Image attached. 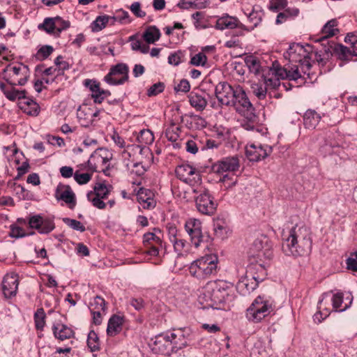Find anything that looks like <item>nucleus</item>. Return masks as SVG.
I'll return each mask as SVG.
<instances>
[{
  "label": "nucleus",
  "mask_w": 357,
  "mask_h": 357,
  "mask_svg": "<svg viewBox=\"0 0 357 357\" xmlns=\"http://www.w3.org/2000/svg\"><path fill=\"white\" fill-rule=\"evenodd\" d=\"M287 54L289 60V63L281 67L279 64H275L273 69V73H275L282 79L289 81L297 82L302 79L305 75H310L311 68L310 52L298 43L291 45Z\"/></svg>",
  "instance_id": "nucleus-1"
},
{
  "label": "nucleus",
  "mask_w": 357,
  "mask_h": 357,
  "mask_svg": "<svg viewBox=\"0 0 357 357\" xmlns=\"http://www.w3.org/2000/svg\"><path fill=\"white\" fill-rule=\"evenodd\" d=\"M310 229L304 225H296L283 234L282 250L293 257L307 255L312 248Z\"/></svg>",
  "instance_id": "nucleus-2"
},
{
  "label": "nucleus",
  "mask_w": 357,
  "mask_h": 357,
  "mask_svg": "<svg viewBox=\"0 0 357 357\" xmlns=\"http://www.w3.org/2000/svg\"><path fill=\"white\" fill-rule=\"evenodd\" d=\"M233 284L225 280L208 282L199 289L198 299L204 307L220 309L233 298Z\"/></svg>",
  "instance_id": "nucleus-3"
},
{
  "label": "nucleus",
  "mask_w": 357,
  "mask_h": 357,
  "mask_svg": "<svg viewBox=\"0 0 357 357\" xmlns=\"http://www.w3.org/2000/svg\"><path fill=\"white\" fill-rule=\"evenodd\" d=\"M230 107L244 117L241 125L247 130H252L258 123V116L246 93L240 86L236 87V95Z\"/></svg>",
  "instance_id": "nucleus-4"
},
{
  "label": "nucleus",
  "mask_w": 357,
  "mask_h": 357,
  "mask_svg": "<svg viewBox=\"0 0 357 357\" xmlns=\"http://www.w3.org/2000/svg\"><path fill=\"white\" fill-rule=\"evenodd\" d=\"M218 258L215 255H206L194 261L189 266L190 274L199 280H204L217 272Z\"/></svg>",
  "instance_id": "nucleus-5"
},
{
  "label": "nucleus",
  "mask_w": 357,
  "mask_h": 357,
  "mask_svg": "<svg viewBox=\"0 0 357 357\" xmlns=\"http://www.w3.org/2000/svg\"><path fill=\"white\" fill-rule=\"evenodd\" d=\"M274 308V301L271 297L259 296L247 309L245 317L250 321L259 323L273 312Z\"/></svg>",
  "instance_id": "nucleus-6"
},
{
  "label": "nucleus",
  "mask_w": 357,
  "mask_h": 357,
  "mask_svg": "<svg viewBox=\"0 0 357 357\" xmlns=\"http://www.w3.org/2000/svg\"><path fill=\"white\" fill-rule=\"evenodd\" d=\"M176 177L183 182L188 184L194 193L204 191L199 172L192 165L183 163L178 165L175 169Z\"/></svg>",
  "instance_id": "nucleus-7"
},
{
  "label": "nucleus",
  "mask_w": 357,
  "mask_h": 357,
  "mask_svg": "<svg viewBox=\"0 0 357 357\" xmlns=\"http://www.w3.org/2000/svg\"><path fill=\"white\" fill-rule=\"evenodd\" d=\"M240 167L239 159L237 156H231L224 158L218 160L212 166V170L214 173L222 175L220 181L225 183L227 180H231V182L228 184V186L233 185L236 183V180L233 181L231 177V174L233 176L234 173L238 170Z\"/></svg>",
  "instance_id": "nucleus-8"
},
{
  "label": "nucleus",
  "mask_w": 357,
  "mask_h": 357,
  "mask_svg": "<svg viewBox=\"0 0 357 357\" xmlns=\"http://www.w3.org/2000/svg\"><path fill=\"white\" fill-rule=\"evenodd\" d=\"M113 158L112 153L107 149H96L88 160L89 169L92 172H102L107 175L110 162Z\"/></svg>",
  "instance_id": "nucleus-9"
},
{
  "label": "nucleus",
  "mask_w": 357,
  "mask_h": 357,
  "mask_svg": "<svg viewBox=\"0 0 357 357\" xmlns=\"http://www.w3.org/2000/svg\"><path fill=\"white\" fill-rule=\"evenodd\" d=\"M4 73L6 82L12 86H24L30 76L29 68L22 63L8 65Z\"/></svg>",
  "instance_id": "nucleus-10"
},
{
  "label": "nucleus",
  "mask_w": 357,
  "mask_h": 357,
  "mask_svg": "<svg viewBox=\"0 0 357 357\" xmlns=\"http://www.w3.org/2000/svg\"><path fill=\"white\" fill-rule=\"evenodd\" d=\"M250 255L257 261L270 259L273 256L271 246L266 236L257 238L250 248Z\"/></svg>",
  "instance_id": "nucleus-11"
},
{
  "label": "nucleus",
  "mask_w": 357,
  "mask_h": 357,
  "mask_svg": "<svg viewBox=\"0 0 357 357\" xmlns=\"http://www.w3.org/2000/svg\"><path fill=\"white\" fill-rule=\"evenodd\" d=\"M128 67L125 63H118L112 66L105 76L104 81L109 85L123 84L128 79Z\"/></svg>",
  "instance_id": "nucleus-12"
},
{
  "label": "nucleus",
  "mask_w": 357,
  "mask_h": 357,
  "mask_svg": "<svg viewBox=\"0 0 357 357\" xmlns=\"http://www.w3.org/2000/svg\"><path fill=\"white\" fill-rule=\"evenodd\" d=\"M227 82L218 83L215 89V95L218 100V105L230 107L236 95V87Z\"/></svg>",
  "instance_id": "nucleus-13"
},
{
  "label": "nucleus",
  "mask_w": 357,
  "mask_h": 357,
  "mask_svg": "<svg viewBox=\"0 0 357 357\" xmlns=\"http://www.w3.org/2000/svg\"><path fill=\"white\" fill-rule=\"evenodd\" d=\"M272 152V147L267 144H248L245 146V155L250 161L257 162L264 159Z\"/></svg>",
  "instance_id": "nucleus-14"
},
{
  "label": "nucleus",
  "mask_w": 357,
  "mask_h": 357,
  "mask_svg": "<svg viewBox=\"0 0 357 357\" xmlns=\"http://www.w3.org/2000/svg\"><path fill=\"white\" fill-rule=\"evenodd\" d=\"M197 194H199L195 199L197 210L204 215L213 214L217 204L213 202V199L208 194V190L204 188V191Z\"/></svg>",
  "instance_id": "nucleus-15"
},
{
  "label": "nucleus",
  "mask_w": 357,
  "mask_h": 357,
  "mask_svg": "<svg viewBox=\"0 0 357 357\" xmlns=\"http://www.w3.org/2000/svg\"><path fill=\"white\" fill-rule=\"evenodd\" d=\"M54 197L57 201L63 202L70 209H73L76 206L75 194L68 185L59 183L55 190Z\"/></svg>",
  "instance_id": "nucleus-16"
},
{
  "label": "nucleus",
  "mask_w": 357,
  "mask_h": 357,
  "mask_svg": "<svg viewBox=\"0 0 357 357\" xmlns=\"http://www.w3.org/2000/svg\"><path fill=\"white\" fill-rule=\"evenodd\" d=\"M185 229L190 236L191 243L198 248L203 239L202 222L197 219L190 218L185 224Z\"/></svg>",
  "instance_id": "nucleus-17"
},
{
  "label": "nucleus",
  "mask_w": 357,
  "mask_h": 357,
  "mask_svg": "<svg viewBox=\"0 0 357 357\" xmlns=\"http://www.w3.org/2000/svg\"><path fill=\"white\" fill-rule=\"evenodd\" d=\"M99 112V110L87 105H82L77 111V117L82 126L89 127L93 124Z\"/></svg>",
  "instance_id": "nucleus-18"
},
{
  "label": "nucleus",
  "mask_w": 357,
  "mask_h": 357,
  "mask_svg": "<svg viewBox=\"0 0 357 357\" xmlns=\"http://www.w3.org/2000/svg\"><path fill=\"white\" fill-rule=\"evenodd\" d=\"M19 279L17 274L10 273L6 274L2 282V291L6 298L16 296L18 289Z\"/></svg>",
  "instance_id": "nucleus-19"
},
{
  "label": "nucleus",
  "mask_w": 357,
  "mask_h": 357,
  "mask_svg": "<svg viewBox=\"0 0 357 357\" xmlns=\"http://www.w3.org/2000/svg\"><path fill=\"white\" fill-rule=\"evenodd\" d=\"M29 225L31 229H36L40 234H48L54 229L53 220L40 215L31 217Z\"/></svg>",
  "instance_id": "nucleus-20"
},
{
  "label": "nucleus",
  "mask_w": 357,
  "mask_h": 357,
  "mask_svg": "<svg viewBox=\"0 0 357 357\" xmlns=\"http://www.w3.org/2000/svg\"><path fill=\"white\" fill-rule=\"evenodd\" d=\"M169 339V331L159 334L155 337L153 350L155 353L170 356L172 354V347Z\"/></svg>",
  "instance_id": "nucleus-21"
},
{
  "label": "nucleus",
  "mask_w": 357,
  "mask_h": 357,
  "mask_svg": "<svg viewBox=\"0 0 357 357\" xmlns=\"http://www.w3.org/2000/svg\"><path fill=\"white\" fill-rule=\"evenodd\" d=\"M172 353L177 352L188 345L187 338L183 329H176L169 331Z\"/></svg>",
  "instance_id": "nucleus-22"
},
{
  "label": "nucleus",
  "mask_w": 357,
  "mask_h": 357,
  "mask_svg": "<svg viewBox=\"0 0 357 357\" xmlns=\"http://www.w3.org/2000/svg\"><path fill=\"white\" fill-rule=\"evenodd\" d=\"M137 199L144 209H153L155 206L156 202L154 199V194L149 189L141 188L137 193Z\"/></svg>",
  "instance_id": "nucleus-23"
},
{
  "label": "nucleus",
  "mask_w": 357,
  "mask_h": 357,
  "mask_svg": "<svg viewBox=\"0 0 357 357\" xmlns=\"http://www.w3.org/2000/svg\"><path fill=\"white\" fill-rule=\"evenodd\" d=\"M15 86H7L3 82H0V90L3 95L10 101L18 100L22 101L26 97V91L25 90H18L15 88Z\"/></svg>",
  "instance_id": "nucleus-24"
},
{
  "label": "nucleus",
  "mask_w": 357,
  "mask_h": 357,
  "mask_svg": "<svg viewBox=\"0 0 357 357\" xmlns=\"http://www.w3.org/2000/svg\"><path fill=\"white\" fill-rule=\"evenodd\" d=\"M319 312L314 315V319L319 322L326 319L331 312L334 311L333 304L327 295L323 296L318 304Z\"/></svg>",
  "instance_id": "nucleus-25"
},
{
  "label": "nucleus",
  "mask_w": 357,
  "mask_h": 357,
  "mask_svg": "<svg viewBox=\"0 0 357 357\" xmlns=\"http://www.w3.org/2000/svg\"><path fill=\"white\" fill-rule=\"evenodd\" d=\"M325 52L335 54L341 60H350L353 57L350 47H346L341 44L334 43L329 44V47L325 50Z\"/></svg>",
  "instance_id": "nucleus-26"
},
{
  "label": "nucleus",
  "mask_w": 357,
  "mask_h": 357,
  "mask_svg": "<svg viewBox=\"0 0 357 357\" xmlns=\"http://www.w3.org/2000/svg\"><path fill=\"white\" fill-rule=\"evenodd\" d=\"M339 33L338 22L336 19H332L327 22L322 27L320 37L316 40L317 42H324Z\"/></svg>",
  "instance_id": "nucleus-27"
},
{
  "label": "nucleus",
  "mask_w": 357,
  "mask_h": 357,
  "mask_svg": "<svg viewBox=\"0 0 357 357\" xmlns=\"http://www.w3.org/2000/svg\"><path fill=\"white\" fill-rule=\"evenodd\" d=\"M124 319V316L121 314H114L109 318L107 328L109 336L114 337L121 331Z\"/></svg>",
  "instance_id": "nucleus-28"
},
{
  "label": "nucleus",
  "mask_w": 357,
  "mask_h": 357,
  "mask_svg": "<svg viewBox=\"0 0 357 357\" xmlns=\"http://www.w3.org/2000/svg\"><path fill=\"white\" fill-rule=\"evenodd\" d=\"M52 331L54 337L63 341L74 336V331L68 326L61 323L54 324L52 326Z\"/></svg>",
  "instance_id": "nucleus-29"
},
{
  "label": "nucleus",
  "mask_w": 357,
  "mask_h": 357,
  "mask_svg": "<svg viewBox=\"0 0 357 357\" xmlns=\"http://www.w3.org/2000/svg\"><path fill=\"white\" fill-rule=\"evenodd\" d=\"M239 21L238 18L225 14L218 17L215 25V28L218 30H224L226 29H233L238 26Z\"/></svg>",
  "instance_id": "nucleus-30"
},
{
  "label": "nucleus",
  "mask_w": 357,
  "mask_h": 357,
  "mask_svg": "<svg viewBox=\"0 0 357 357\" xmlns=\"http://www.w3.org/2000/svg\"><path fill=\"white\" fill-rule=\"evenodd\" d=\"M333 304L335 312H343L349 307L352 303V298L348 296L346 299L349 300L348 303H344V296L342 293H336L333 294L332 298H330Z\"/></svg>",
  "instance_id": "nucleus-31"
},
{
  "label": "nucleus",
  "mask_w": 357,
  "mask_h": 357,
  "mask_svg": "<svg viewBox=\"0 0 357 357\" xmlns=\"http://www.w3.org/2000/svg\"><path fill=\"white\" fill-rule=\"evenodd\" d=\"M321 117L314 109H307L303 115V123L307 129H314L319 124Z\"/></svg>",
  "instance_id": "nucleus-32"
},
{
  "label": "nucleus",
  "mask_w": 357,
  "mask_h": 357,
  "mask_svg": "<svg viewBox=\"0 0 357 357\" xmlns=\"http://www.w3.org/2000/svg\"><path fill=\"white\" fill-rule=\"evenodd\" d=\"M20 108L27 114L31 116H37L40 112L38 104L32 99L25 97L24 100L20 102Z\"/></svg>",
  "instance_id": "nucleus-33"
},
{
  "label": "nucleus",
  "mask_w": 357,
  "mask_h": 357,
  "mask_svg": "<svg viewBox=\"0 0 357 357\" xmlns=\"http://www.w3.org/2000/svg\"><path fill=\"white\" fill-rule=\"evenodd\" d=\"M162 232L160 229L154 228L153 232H147L143 236V242L146 246L162 245Z\"/></svg>",
  "instance_id": "nucleus-34"
},
{
  "label": "nucleus",
  "mask_w": 357,
  "mask_h": 357,
  "mask_svg": "<svg viewBox=\"0 0 357 357\" xmlns=\"http://www.w3.org/2000/svg\"><path fill=\"white\" fill-rule=\"evenodd\" d=\"M188 98L190 105L197 111H203L207 105L206 98L198 93L192 91L189 94Z\"/></svg>",
  "instance_id": "nucleus-35"
},
{
  "label": "nucleus",
  "mask_w": 357,
  "mask_h": 357,
  "mask_svg": "<svg viewBox=\"0 0 357 357\" xmlns=\"http://www.w3.org/2000/svg\"><path fill=\"white\" fill-rule=\"evenodd\" d=\"M213 231L217 238L224 239L228 236L229 227L224 220L217 219L213 222Z\"/></svg>",
  "instance_id": "nucleus-36"
},
{
  "label": "nucleus",
  "mask_w": 357,
  "mask_h": 357,
  "mask_svg": "<svg viewBox=\"0 0 357 357\" xmlns=\"http://www.w3.org/2000/svg\"><path fill=\"white\" fill-rule=\"evenodd\" d=\"M275 64H279L278 62L273 63L272 67L269 69V72L271 73V77H264V82L265 83L268 90L269 91L271 89L275 90L278 87H280V79H282L280 76L276 75L275 73H273V69L274 68V66Z\"/></svg>",
  "instance_id": "nucleus-37"
},
{
  "label": "nucleus",
  "mask_w": 357,
  "mask_h": 357,
  "mask_svg": "<svg viewBox=\"0 0 357 357\" xmlns=\"http://www.w3.org/2000/svg\"><path fill=\"white\" fill-rule=\"evenodd\" d=\"M160 31L156 26H149L143 33L142 37L146 43L153 44L160 39Z\"/></svg>",
  "instance_id": "nucleus-38"
},
{
  "label": "nucleus",
  "mask_w": 357,
  "mask_h": 357,
  "mask_svg": "<svg viewBox=\"0 0 357 357\" xmlns=\"http://www.w3.org/2000/svg\"><path fill=\"white\" fill-rule=\"evenodd\" d=\"M245 63L250 72L255 74H259L261 71H264L259 59L255 55L247 56L245 59Z\"/></svg>",
  "instance_id": "nucleus-39"
},
{
  "label": "nucleus",
  "mask_w": 357,
  "mask_h": 357,
  "mask_svg": "<svg viewBox=\"0 0 357 357\" xmlns=\"http://www.w3.org/2000/svg\"><path fill=\"white\" fill-rule=\"evenodd\" d=\"M110 17L111 25H114L116 22H119L121 24H127L132 21L129 13L123 9L116 10L114 15L110 16Z\"/></svg>",
  "instance_id": "nucleus-40"
},
{
  "label": "nucleus",
  "mask_w": 357,
  "mask_h": 357,
  "mask_svg": "<svg viewBox=\"0 0 357 357\" xmlns=\"http://www.w3.org/2000/svg\"><path fill=\"white\" fill-rule=\"evenodd\" d=\"M111 23V17L109 15H100L91 23V29L93 32H98L102 30L107 24Z\"/></svg>",
  "instance_id": "nucleus-41"
},
{
  "label": "nucleus",
  "mask_w": 357,
  "mask_h": 357,
  "mask_svg": "<svg viewBox=\"0 0 357 357\" xmlns=\"http://www.w3.org/2000/svg\"><path fill=\"white\" fill-rule=\"evenodd\" d=\"M181 128L179 126L172 123L165 130L167 139L172 142H176L180 137Z\"/></svg>",
  "instance_id": "nucleus-42"
},
{
  "label": "nucleus",
  "mask_w": 357,
  "mask_h": 357,
  "mask_svg": "<svg viewBox=\"0 0 357 357\" xmlns=\"http://www.w3.org/2000/svg\"><path fill=\"white\" fill-rule=\"evenodd\" d=\"M112 188L111 185H107L105 183H97L94 187L93 191H90L89 192H92L95 196L105 199H107Z\"/></svg>",
  "instance_id": "nucleus-43"
},
{
  "label": "nucleus",
  "mask_w": 357,
  "mask_h": 357,
  "mask_svg": "<svg viewBox=\"0 0 357 357\" xmlns=\"http://www.w3.org/2000/svg\"><path fill=\"white\" fill-rule=\"evenodd\" d=\"M87 346L91 352L98 351L100 349L99 337L93 331H91L88 335Z\"/></svg>",
  "instance_id": "nucleus-44"
},
{
  "label": "nucleus",
  "mask_w": 357,
  "mask_h": 357,
  "mask_svg": "<svg viewBox=\"0 0 357 357\" xmlns=\"http://www.w3.org/2000/svg\"><path fill=\"white\" fill-rule=\"evenodd\" d=\"M34 323L38 331H43L45 326L46 314L43 308H38L34 314Z\"/></svg>",
  "instance_id": "nucleus-45"
},
{
  "label": "nucleus",
  "mask_w": 357,
  "mask_h": 357,
  "mask_svg": "<svg viewBox=\"0 0 357 357\" xmlns=\"http://www.w3.org/2000/svg\"><path fill=\"white\" fill-rule=\"evenodd\" d=\"M39 30L45 31L49 34H56V31L55 29V24L53 17H46L43 20V22L39 24L38 26Z\"/></svg>",
  "instance_id": "nucleus-46"
},
{
  "label": "nucleus",
  "mask_w": 357,
  "mask_h": 357,
  "mask_svg": "<svg viewBox=\"0 0 357 357\" xmlns=\"http://www.w3.org/2000/svg\"><path fill=\"white\" fill-rule=\"evenodd\" d=\"M252 90L253 93L259 99L263 100L266 98L268 90L265 83L257 82L252 84Z\"/></svg>",
  "instance_id": "nucleus-47"
},
{
  "label": "nucleus",
  "mask_w": 357,
  "mask_h": 357,
  "mask_svg": "<svg viewBox=\"0 0 357 357\" xmlns=\"http://www.w3.org/2000/svg\"><path fill=\"white\" fill-rule=\"evenodd\" d=\"M137 139L138 142L142 145H148L153 143L154 141V136L151 130H142L137 135Z\"/></svg>",
  "instance_id": "nucleus-48"
},
{
  "label": "nucleus",
  "mask_w": 357,
  "mask_h": 357,
  "mask_svg": "<svg viewBox=\"0 0 357 357\" xmlns=\"http://www.w3.org/2000/svg\"><path fill=\"white\" fill-rule=\"evenodd\" d=\"M90 311H106V302L103 298L97 296L90 303Z\"/></svg>",
  "instance_id": "nucleus-49"
},
{
  "label": "nucleus",
  "mask_w": 357,
  "mask_h": 357,
  "mask_svg": "<svg viewBox=\"0 0 357 357\" xmlns=\"http://www.w3.org/2000/svg\"><path fill=\"white\" fill-rule=\"evenodd\" d=\"M171 243H172L174 250L175 252L177 253L178 256H183L187 254V242L185 240L180 237Z\"/></svg>",
  "instance_id": "nucleus-50"
},
{
  "label": "nucleus",
  "mask_w": 357,
  "mask_h": 357,
  "mask_svg": "<svg viewBox=\"0 0 357 357\" xmlns=\"http://www.w3.org/2000/svg\"><path fill=\"white\" fill-rule=\"evenodd\" d=\"M185 145L186 151L192 154L197 153L199 149L202 148L201 141L197 137H192L188 139Z\"/></svg>",
  "instance_id": "nucleus-51"
},
{
  "label": "nucleus",
  "mask_w": 357,
  "mask_h": 357,
  "mask_svg": "<svg viewBox=\"0 0 357 357\" xmlns=\"http://www.w3.org/2000/svg\"><path fill=\"white\" fill-rule=\"evenodd\" d=\"M236 288L241 294H246L250 293L255 289L253 286H250L248 283V279L245 277H242L238 282Z\"/></svg>",
  "instance_id": "nucleus-52"
},
{
  "label": "nucleus",
  "mask_w": 357,
  "mask_h": 357,
  "mask_svg": "<svg viewBox=\"0 0 357 357\" xmlns=\"http://www.w3.org/2000/svg\"><path fill=\"white\" fill-rule=\"evenodd\" d=\"M126 167L130 170L131 174L137 176H142L146 172L142 164L135 162V160H132L131 162H126Z\"/></svg>",
  "instance_id": "nucleus-53"
},
{
  "label": "nucleus",
  "mask_w": 357,
  "mask_h": 357,
  "mask_svg": "<svg viewBox=\"0 0 357 357\" xmlns=\"http://www.w3.org/2000/svg\"><path fill=\"white\" fill-rule=\"evenodd\" d=\"M111 93L108 90H104L101 87L96 92L91 93V98L95 103L100 104Z\"/></svg>",
  "instance_id": "nucleus-54"
},
{
  "label": "nucleus",
  "mask_w": 357,
  "mask_h": 357,
  "mask_svg": "<svg viewBox=\"0 0 357 357\" xmlns=\"http://www.w3.org/2000/svg\"><path fill=\"white\" fill-rule=\"evenodd\" d=\"M53 19L55 24V29L57 36H59L61 31L67 29L70 26V22L68 21L64 20L59 16L54 17Z\"/></svg>",
  "instance_id": "nucleus-55"
},
{
  "label": "nucleus",
  "mask_w": 357,
  "mask_h": 357,
  "mask_svg": "<svg viewBox=\"0 0 357 357\" xmlns=\"http://www.w3.org/2000/svg\"><path fill=\"white\" fill-rule=\"evenodd\" d=\"M287 3V0H271L268 5V9L271 11L276 13L285 8Z\"/></svg>",
  "instance_id": "nucleus-56"
},
{
  "label": "nucleus",
  "mask_w": 357,
  "mask_h": 357,
  "mask_svg": "<svg viewBox=\"0 0 357 357\" xmlns=\"http://www.w3.org/2000/svg\"><path fill=\"white\" fill-rule=\"evenodd\" d=\"M92 174V172L91 173H80L79 171H76L74 174V179L79 185H84L91 181Z\"/></svg>",
  "instance_id": "nucleus-57"
},
{
  "label": "nucleus",
  "mask_w": 357,
  "mask_h": 357,
  "mask_svg": "<svg viewBox=\"0 0 357 357\" xmlns=\"http://www.w3.org/2000/svg\"><path fill=\"white\" fill-rule=\"evenodd\" d=\"M87 199L91 202L93 206L99 208L104 209L106 206V204L102 201L103 199L98 196H95L92 192H88L86 195Z\"/></svg>",
  "instance_id": "nucleus-58"
},
{
  "label": "nucleus",
  "mask_w": 357,
  "mask_h": 357,
  "mask_svg": "<svg viewBox=\"0 0 357 357\" xmlns=\"http://www.w3.org/2000/svg\"><path fill=\"white\" fill-rule=\"evenodd\" d=\"M139 149L138 146L135 145H128L124 151L122 152V158H123L124 162L126 165V162H131L132 160H135L133 158V156L132 155V152H133L135 150H137Z\"/></svg>",
  "instance_id": "nucleus-59"
},
{
  "label": "nucleus",
  "mask_w": 357,
  "mask_h": 357,
  "mask_svg": "<svg viewBox=\"0 0 357 357\" xmlns=\"http://www.w3.org/2000/svg\"><path fill=\"white\" fill-rule=\"evenodd\" d=\"M54 63L58 70L56 75L63 74L64 70L69 68L68 63L63 60V57L61 56H59L55 59Z\"/></svg>",
  "instance_id": "nucleus-60"
},
{
  "label": "nucleus",
  "mask_w": 357,
  "mask_h": 357,
  "mask_svg": "<svg viewBox=\"0 0 357 357\" xmlns=\"http://www.w3.org/2000/svg\"><path fill=\"white\" fill-rule=\"evenodd\" d=\"M207 62V57L203 52H199L194 55L190 59V63L193 66H204Z\"/></svg>",
  "instance_id": "nucleus-61"
},
{
  "label": "nucleus",
  "mask_w": 357,
  "mask_h": 357,
  "mask_svg": "<svg viewBox=\"0 0 357 357\" xmlns=\"http://www.w3.org/2000/svg\"><path fill=\"white\" fill-rule=\"evenodd\" d=\"M9 236L12 238H22L26 236L25 231L20 227L13 224L10 226Z\"/></svg>",
  "instance_id": "nucleus-62"
},
{
  "label": "nucleus",
  "mask_w": 357,
  "mask_h": 357,
  "mask_svg": "<svg viewBox=\"0 0 357 357\" xmlns=\"http://www.w3.org/2000/svg\"><path fill=\"white\" fill-rule=\"evenodd\" d=\"M167 231V236L170 241V242H172L173 241H175L176 239L181 237V234H179L176 227L173 224H167L166 226Z\"/></svg>",
  "instance_id": "nucleus-63"
},
{
  "label": "nucleus",
  "mask_w": 357,
  "mask_h": 357,
  "mask_svg": "<svg viewBox=\"0 0 357 357\" xmlns=\"http://www.w3.org/2000/svg\"><path fill=\"white\" fill-rule=\"evenodd\" d=\"M347 269L352 271H357V251L351 253L347 259Z\"/></svg>",
  "instance_id": "nucleus-64"
}]
</instances>
